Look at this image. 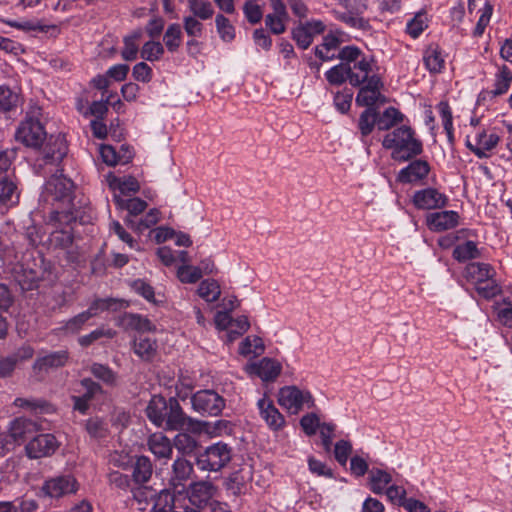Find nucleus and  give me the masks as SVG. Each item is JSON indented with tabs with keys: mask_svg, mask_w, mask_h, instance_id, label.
Segmentation results:
<instances>
[{
	"mask_svg": "<svg viewBox=\"0 0 512 512\" xmlns=\"http://www.w3.org/2000/svg\"><path fill=\"white\" fill-rule=\"evenodd\" d=\"M73 182L60 175L52 176L45 185L43 197L52 205L50 221L59 223L62 220L69 224L76 222L73 212Z\"/></svg>",
	"mask_w": 512,
	"mask_h": 512,
	"instance_id": "1",
	"label": "nucleus"
},
{
	"mask_svg": "<svg viewBox=\"0 0 512 512\" xmlns=\"http://www.w3.org/2000/svg\"><path fill=\"white\" fill-rule=\"evenodd\" d=\"M382 145L391 150V158L399 162L409 161L423 151L422 142L415 137L414 130L406 125L387 133L383 138Z\"/></svg>",
	"mask_w": 512,
	"mask_h": 512,
	"instance_id": "2",
	"label": "nucleus"
},
{
	"mask_svg": "<svg viewBox=\"0 0 512 512\" xmlns=\"http://www.w3.org/2000/svg\"><path fill=\"white\" fill-rule=\"evenodd\" d=\"M337 57L340 60L347 61L349 83L354 87H360L364 83L369 82L371 77H379L373 71V59L366 57L355 46L343 47Z\"/></svg>",
	"mask_w": 512,
	"mask_h": 512,
	"instance_id": "3",
	"label": "nucleus"
},
{
	"mask_svg": "<svg viewBox=\"0 0 512 512\" xmlns=\"http://www.w3.org/2000/svg\"><path fill=\"white\" fill-rule=\"evenodd\" d=\"M40 115L41 108L32 107L18 125L15 138L26 147L40 149L47 140V132L40 120Z\"/></svg>",
	"mask_w": 512,
	"mask_h": 512,
	"instance_id": "4",
	"label": "nucleus"
},
{
	"mask_svg": "<svg viewBox=\"0 0 512 512\" xmlns=\"http://www.w3.org/2000/svg\"><path fill=\"white\" fill-rule=\"evenodd\" d=\"M232 459V448L224 443L217 442L204 449L196 456V465L202 471L218 472Z\"/></svg>",
	"mask_w": 512,
	"mask_h": 512,
	"instance_id": "5",
	"label": "nucleus"
},
{
	"mask_svg": "<svg viewBox=\"0 0 512 512\" xmlns=\"http://www.w3.org/2000/svg\"><path fill=\"white\" fill-rule=\"evenodd\" d=\"M190 402L192 409L202 416H219L225 408V399L211 389L200 390L194 393Z\"/></svg>",
	"mask_w": 512,
	"mask_h": 512,
	"instance_id": "6",
	"label": "nucleus"
},
{
	"mask_svg": "<svg viewBox=\"0 0 512 512\" xmlns=\"http://www.w3.org/2000/svg\"><path fill=\"white\" fill-rule=\"evenodd\" d=\"M168 430H183L187 428L192 431H200L203 422L193 419L185 414L175 398H170L166 419L164 421Z\"/></svg>",
	"mask_w": 512,
	"mask_h": 512,
	"instance_id": "7",
	"label": "nucleus"
},
{
	"mask_svg": "<svg viewBox=\"0 0 512 512\" xmlns=\"http://www.w3.org/2000/svg\"><path fill=\"white\" fill-rule=\"evenodd\" d=\"M278 402L282 407L293 413H298L305 404H307L308 408L314 405L311 393L309 391H302L296 386L281 388L278 394Z\"/></svg>",
	"mask_w": 512,
	"mask_h": 512,
	"instance_id": "8",
	"label": "nucleus"
},
{
	"mask_svg": "<svg viewBox=\"0 0 512 512\" xmlns=\"http://www.w3.org/2000/svg\"><path fill=\"white\" fill-rule=\"evenodd\" d=\"M78 486V482L72 475H59L46 480L42 486V492L50 498H61L76 493Z\"/></svg>",
	"mask_w": 512,
	"mask_h": 512,
	"instance_id": "9",
	"label": "nucleus"
},
{
	"mask_svg": "<svg viewBox=\"0 0 512 512\" xmlns=\"http://www.w3.org/2000/svg\"><path fill=\"white\" fill-rule=\"evenodd\" d=\"M326 30V25L323 21L312 19L304 23H299L292 30V38L297 46L301 49H307L313 42L314 37L323 34Z\"/></svg>",
	"mask_w": 512,
	"mask_h": 512,
	"instance_id": "10",
	"label": "nucleus"
},
{
	"mask_svg": "<svg viewBox=\"0 0 512 512\" xmlns=\"http://www.w3.org/2000/svg\"><path fill=\"white\" fill-rule=\"evenodd\" d=\"M193 474V464L184 457H177L171 467L169 485L173 490L184 494L187 482Z\"/></svg>",
	"mask_w": 512,
	"mask_h": 512,
	"instance_id": "11",
	"label": "nucleus"
},
{
	"mask_svg": "<svg viewBox=\"0 0 512 512\" xmlns=\"http://www.w3.org/2000/svg\"><path fill=\"white\" fill-rule=\"evenodd\" d=\"M216 491L215 486L210 481L192 482L185 488L184 495L186 502L197 508H202L208 504Z\"/></svg>",
	"mask_w": 512,
	"mask_h": 512,
	"instance_id": "12",
	"label": "nucleus"
},
{
	"mask_svg": "<svg viewBox=\"0 0 512 512\" xmlns=\"http://www.w3.org/2000/svg\"><path fill=\"white\" fill-rule=\"evenodd\" d=\"M58 441L52 434H40L35 436L26 445L29 458L38 459L52 455L58 448Z\"/></svg>",
	"mask_w": 512,
	"mask_h": 512,
	"instance_id": "13",
	"label": "nucleus"
},
{
	"mask_svg": "<svg viewBox=\"0 0 512 512\" xmlns=\"http://www.w3.org/2000/svg\"><path fill=\"white\" fill-rule=\"evenodd\" d=\"M412 201L418 209L432 210L443 208L447 204L448 198L437 189L429 187L416 191Z\"/></svg>",
	"mask_w": 512,
	"mask_h": 512,
	"instance_id": "14",
	"label": "nucleus"
},
{
	"mask_svg": "<svg viewBox=\"0 0 512 512\" xmlns=\"http://www.w3.org/2000/svg\"><path fill=\"white\" fill-rule=\"evenodd\" d=\"M281 370V364L268 357L246 366L247 373L259 377L264 382L274 381L281 373Z\"/></svg>",
	"mask_w": 512,
	"mask_h": 512,
	"instance_id": "15",
	"label": "nucleus"
},
{
	"mask_svg": "<svg viewBox=\"0 0 512 512\" xmlns=\"http://www.w3.org/2000/svg\"><path fill=\"white\" fill-rule=\"evenodd\" d=\"M257 407L261 418L273 430L281 429L285 420L279 410L275 407L273 401L266 396L262 397L257 402Z\"/></svg>",
	"mask_w": 512,
	"mask_h": 512,
	"instance_id": "16",
	"label": "nucleus"
},
{
	"mask_svg": "<svg viewBox=\"0 0 512 512\" xmlns=\"http://www.w3.org/2000/svg\"><path fill=\"white\" fill-rule=\"evenodd\" d=\"M182 502H186L183 493L173 490H162L155 498L153 510L154 512H172L182 507Z\"/></svg>",
	"mask_w": 512,
	"mask_h": 512,
	"instance_id": "17",
	"label": "nucleus"
},
{
	"mask_svg": "<svg viewBox=\"0 0 512 512\" xmlns=\"http://www.w3.org/2000/svg\"><path fill=\"white\" fill-rule=\"evenodd\" d=\"M382 86L383 84L380 77H371L369 82L360 86V90L356 96V104L372 108L379 99Z\"/></svg>",
	"mask_w": 512,
	"mask_h": 512,
	"instance_id": "18",
	"label": "nucleus"
},
{
	"mask_svg": "<svg viewBox=\"0 0 512 512\" xmlns=\"http://www.w3.org/2000/svg\"><path fill=\"white\" fill-rule=\"evenodd\" d=\"M430 166L425 160H414L408 166L401 169L397 175V180L401 183H413L427 177Z\"/></svg>",
	"mask_w": 512,
	"mask_h": 512,
	"instance_id": "19",
	"label": "nucleus"
},
{
	"mask_svg": "<svg viewBox=\"0 0 512 512\" xmlns=\"http://www.w3.org/2000/svg\"><path fill=\"white\" fill-rule=\"evenodd\" d=\"M427 225L430 230L441 232L452 229L458 225L459 214L456 211H441L427 216Z\"/></svg>",
	"mask_w": 512,
	"mask_h": 512,
	"instance_id": "20",
	"label": "nucleus"
},
{
	"mask_svg": "<svg viewBox=\"0 0 512 512\" xmlns=\"http://www.w3.org/2000/svg\"><path fill=\"white\" fill-rule=\"evenodd\" d=\"M149 451L157 459L169 460L172 457L173 445L171 440L161 432L151 434L147 439Z\"/></svg>",
	"mask_w": 512,
	"mask_h": 512,
	"instance_id": "21",
	"label": "nucleus"
},
{
	"mask_svg": "<svg viewBox=\"0 0 512 512\" xmlns=\"http://www.w3.org/2000/svg\"><path fill=\"white\" fill-rule=\"evenodd\" d=\"M50 225L54 227V230L50 234V243L55 248L67 249L73 243L72 224H66L63 220L59 223H52L48 221Z\"/></svg>",
	"mask_w": 512,
	"mask_h": 512,
	"instance_id": "22",
	"label": "nucleus"
},
{
	"mask_svg": "<svg viewBox=\"0 0 512 512\" xmlns=\"http://www.w3.org/2000/svg\"><path fill=\"white\" fill-rule=\"evenodd\" d=\"M169 402L160 395H154L146 407V416L157 427H162L166 419Z\"/></svg>",
	"mask_w": 512,
	"mask_h": 512,
	"instance_id": "23",
	"label": "nucleus"
},
{
	"mask_svg": "<svg viewBox=\"0 0 512 512\" xmlns=\"http://www.w3.org/2000/svg\"><path fill=\"white\" fill-rule=\"evenodd\" d=\"M496 274L494 268L488 263L473 262L466 266L465 276L475 287L484 283Z\"/></svg>",
	"mask_w": 512,
	"mask_h": 512,
	"instance_id": "24",
	"label": "nucleus"
},
{
	"mask_svg": "<svg viewBox=\"0 0 512 512\" xmlns=\"http://www.w3.org/2000/svg\"><path fill=\"white\" fill-rule=\"evenodd\" d=\"M120 326L125 330H134L139 333L156 330V326L147 317L136 313H125L120 318Z\"/></svg>",
	"mask_w": 512,
	"mask_h": 512,
	"instance_id": "25",
	"label": "nucleus"
},
{
	"mask_svg": "<svg viewBox=\"0 0 512 512\" xmlns=\"http://www.w3.org/2000/svg\"><path fill=\"white\" fill-rule=\"evenodd\" d=\"M69 359V353L66 350L55 351L45 356L38 357L33 368L39 371L56 369L66 365Z\"/></svg>",
	"mask_w": 512,
	"mask_h": 512,
	"instance_id": "26",
	"label": "nucleus"
},
{
	"mask_svg": "<svg viewBox=\"0 0 512 512\" xmlns=\"http://www.w3.org/2000/svg\"><path fill=\"white\" fill-rule=\"evenodd\" d=\"M423 61L426 69L432 74H438L445 68V59L442 49L436 45H429L423 54Z\"/></svg>",
	"mask_w": 512,
	"mask_h": 512,
	"instance_id": "27",
	"label": "nucleus"
},
{
	"mask_svg": "<svg viewBox=\"0 0 512 512\" xmlns=\"http://www.w3.org/2000/svg\"><path fill=\"white\" fill-rule=\"evenodd\" d=\"M157 341L148 336L139 335L133 340L134 353L144 361H151L157 354Z\"/></svg>",
	"mask_w": 512,
	"mask_h": 512,
	"instance_id": "28",
	"label": "nucleus"
},
{
	"mask_svg": "<svg viewBox=\"0 0 512 512\" xmlns=\"http://www.w3.org/2000/svg\"><path fill=\"white\" fill-rule=\"evenodd\" d=\"M42 153L46 163L60 162L67 153V147L63 138L51 136Z\"/></svg>",
	"mask_w": 512,
	"mask_h": 512,
	"instance_id": "29",
	"label": "nucleus"
},
{
	"mask_svg": "<svg viewBox=\"0 0 512 512\" xmlns=\"http://www.w3.org/2000/svg\"><path fill=\"white\" fill-rule=\"evenodd\" d=\"M37 429L36 423L26 418H16L11 422L9 436L14 442L20 443Z\"/></svg>",
	"mask_w": 512,
	"mask_h": 512,
	"instance_id": "30",
	"label": "nucleus"
},
{
	"mask_svg": "<svg viewBox=\"0 0 512 512\" xmlns=\"http://www.w3.org/2000/svg\"><path fill=\"white\" fill-rule=\"evenodd\" d=\"M475 147L472 152L480 159L487 158L488 152L496 147L499 142V137L495 133L488 134L486 131L479 132L476 135Z\"/></svg>",
	"mask_w": 512,
	"mask_h": 512,
	"instance_id": "31",
	"label": "nucleus"
},
{
	"mask_svg": "<svg viewBox=\"0 0 512 512\" xmlns=\"http://www.w3.org/2000/svg\"><path fill=\"white\" fill-rule=\"evenodd\" d=\"M153 473V465L149 457L141 455L133 463L132 479L138 485L147 483Z\"/></svg>",
	"mask_w": 512,
	"mask_h": 512,
	"instance_id": "32",
	"label": "nucleus"
},
{
	"mask_svg": "<svg viewBox=\"0 0 512 512\" xmlns=\"http://www.w3.org/2000/svg\"><path fill=\"white\" fill-rule=\"evenodd\" d=\"M391 482L392 476L388 471L379 468H373L369 471V487L374 494H384Z\"/></svg>",
	"mask_w": 512,
	"mask_h": 512,
	"instance_id": "33",
	"label": "nucleus"
},
{
	"mask_svg": "<svg viewBox=\"0 0 512 512\" xmlns=\"http://www.w3.org/2000/svg\"><path fill=\"white\" fill-rule=\"evenodd\" d=\"M19 200V191L15 181L8 176L0 177V202L5 205H14Z\"/></svg>",
	"mask_w": 512,
	"mask_h": 512,
	"instance_id": "34",
	"label": "nucleus"
},
{
	"mask_svg": "<svg viewBox=\"0 0 512 512\" xmlns=\"http://www.w3.org/2000/svg\"><path fill=\"white\" fill-rule=\"evenodd\" d=\"M188 15L209 20L214 15V7L209 0H187Z\"/></svg>",
	"mask_w": 512,
	"mask_h": 512,
	"instance_id": "35",
	"label": "nucleus"
},
{
	"mask_svg": "<svg viewBox=\"0 0 512 512\" xmlns=\"http://www.w3.org/2000/svg\"><path fill=\"white\" fill-rule=\"evenodd\" d=\"M114 202L118 208L127 210L131 216L141 214L147 207L146 201L137 197L125 198L121 195H114Z\"/></svg>",
	"mask_w": 512,
	"mask_h": 512,
	"instance_id": "36",
	"label": "nucleus"
},
{
	"mask_svg": "<svg viewBox=\"0 0 512 512\" xmlns=\"http://www.w3.org/2000/svg\"><path fill=\"white\" fill-rule=\"evenodd\" d=\"M124 302L115 298H104V299H95L89 306V308L85 311L88 317L91 319L92 317L97 316L101 312L107 310H117L123 306Z\"/></svg>",
	"mask_w": 512,
	"mask_h": 512,
	"instance_id": "37",
	"label": "nucleus"
},
{
	"mask_svg": "<svg viewBox=\"0 0 512 512\" xmlns=\"http://www.w3.org/2000/svg\"><path fill=\"white\" fill-rule=\"evenodd\" d=\"M173 447L182 455L189 456L198 448V441L188 433H178L172 442Z\"/></svg>",
	"mask_w": 512,
	"mask_h": 512,
	"instance_id": "38",
	"label": "nucleus"
},
{
	"mask_svg": "<svg viewBox=\"0 0 512 512\" xmlns=\"http://www.w3.org/2000/svg\"><path fill=\"white\" fill-rule=\"evenodd\" d=\"M403 114L394 107H388L384 110L382 115L377 113V128L382 131L391 129L397 123L403 121Z\"/></svg>",
	"mask_w": 512,
	"mask_h": 512,
	"instance_id": "39",
	"label": "nucleus"
},
{
	"mask_svg": "<svg viewBox=\"0 0 512 512\" xmlns=\"http://www.w3.org/2000/svg\"><path fill=\"white\" fill-rule=\"evenodd\" d=\"M198 295L208 303L217 301L221 295V288L214 279L203 280L197 289Z\"/></svg>",
	"mask_w": 512,
	"mask_h": 512,
	"instance_id": "40",
	"label": "nucleus"
},
{
	"mask_svg": "<svg viewBox=\"0 0 512 512\" xmlns=\"http://www.w3.org/2000/svg\"><path fill=\"white\" fill-rule=\"evenodd\" d=\"M481 256V252L474 241H466L457 245L453 250V257L459 262L476 259Z\"/></svg>",
	"mask_w": 512,
	"mask_h": 512,
	"instance_id": "41",
	"label": "nucleus"
},
{
	"mask_svg": "<svg viewBox=\"0 0 512 512\" xmlns=\"http://www.w3.org/2000/svg\"><path fill=\"white\" fill-rule=\"evenodd\" d=\"M126 152L127 155L121 158L119 153L110 145H102L100 148L101 158L109 166H114L118 163H128L133 158V151L130 148H126Z\"/></svg>",
	"mask_w": 512,
	"mask_h": 512,
	"instance_id": "42",
	"label": "nucleus"
},
{
	"mask_svg": "<svg viewBox=\"0 0 512 512\" xmlns=\"http://www.w3.org/2000/svg\"><path fill=\"white\" fill-rule=\"evenodd\" d=\"M159 221L160 212L156 208L150 209L139 222H135L129 218L125 220V222L138 233H142L146 229L156 225Z\"/></svg>",
	"mask_w": 512,
	"mask_h": 512,
	"instance_id": "43",
	"label": "nucleus"
},
{
	"mask_svg": "<svg viewBox=\"0 0 512 512\" xmlns=\"http://www.w3.org/2000/svg\"><path fill=\"white\" fill-rule=\"evenodd\" d=\"M215 26L217 33L223 42L230 43L235 39V27L232 25L231 21L223 14L216 15Z\"/></svg>",
	"mask_w": 512,
	"mask_h": 512,
	"instance_id": "44",
	"label": "nucleus"
},
{
	"mask_svg": "<svg viewBox=\"0 0 512 512\" xmlns=\"http://www.w3.org/2000/svg\"><path fill=\"white\" fill-rule=\"evenodd\" d=\"M182 30L178 23L170 24L164 34L163 41L169 52H176L181 45Z\"/></svg>",
	"mask_w": 512,
	"mask_h": 512,
	"instance_id": "45",
	"label": "nucleus"
},
{
	"mask_svg": "<svg viewBox=\"0 0 512 512\" xmlns=\"http://www.w3.org/2000/svg\"><path fill=\"white\" fill-rule=\"evenodd\" d=\"M348 63L346 60H341V63L329 69L325 76L331 85H341L344 82H349Z\"/></svg>",
	"mask_w": 512,
	"mask_h": 512,
	"instance_id": "46",
	"label": "nucleus"
},
{
	"mask_svg": "<svg viewBox=\"0 0 512 512\" xmlns=\"http://www.w3.org/2000/svg\"><path fill=\"white\" fill-rule=\"evenodd\" d=\"M202 19L184 15L182 19L183 29L188 37H202L205 33V26Z\"/></svg>",
	"mask_w": 512,
	"mask_h": 512,
	"instance_id": "47",
	"label": "nucleus"
},
{
	"mask_svg": "<svg viewBox=\"0 0 512 512\" xmlns=\"http://www.w3.org/2000/svg\"><path fill=\"white\" fill-rule=\"evenodd\" d=\"M377 125V111L374 108L365 109L359 117L358 127L362 136L369 135Z\"/></svg>",
	"mask_w": 512,
	"mask_h": 512,
	"instance_id": "48",
	"label": "nucleus"
},
{
	"mask_svg": "<svg viewBox=\"0 0 512 512\" xmlns=\"http://www.w3.org/2000/svg\"><path fill=\"white\" fill-rule=\"evenodd\" d=\"M90 372L94 377L103 381L107 385H114L116 383V373L107 365L93 363L90 366Z\"/></svg>",
	"mask_w": 512,
	"mask_h": 512,
	"instance_id": "49",
	"label": "nucleus"
},
{
	"mask_svg": "<svg viewBox=\"0 0 512 512\" xmlns=\"http://www.w3.org/2000/svg\"><path fill=\"white\" fill-rule=\"evenodd\" d=\"M512 82V73L507 66H502L496 75L494 95H502L506 93Z\"/></svg>",
	"mask_w": 512,
	"mask_h": 512,
	"instance_id": "50",
	"label": "nucleus"
},
{
	"mask_svg": "<svg viewBox=\"0 0 512 512\" xmlns=\"http://www.w3.org/2000/svg\"><path fill=\"white\" fill-rule=\"evenodd\" d=\"M14 405L16 407H20L34 412H50L52 410V407L49 403L39 399L16 398L14 400Z\"/></svg>",
	"mask_w": 512,
	"mask_h": 512,
	"instance_id": "51",
	"label": "nucleus"
},
{
	"mask_svg": "<svg viewBox=\"0 0 512 512\" xmlns=\"http://www.w3.org/2000/svg\"><path fill=\"white\" fill-rule=\"evenodd\" d=\"M19 103V95L9 87L0 86V109L3 111H10L15 108Z\"/></svg>",
	"mask_w": 512,
	"mask_h": 512,
	"instance_id": "52",
	"label": "nucleus"
},
{
	"mask_svg": "<svg viewBox=\"0 0 512 512\" xmlns=\"http://www.w3.org/2000/svg\"><path fill=\"white\" fill-rule=\"evenodd\" d=\"M239 351H240V354L245 355V356L249 355V354L258 356L264 352L263 340L257 336H254L252 339L250 337H247L240 344Z\"/></svg>",
	"mask_w": 512,
	"mask_h": 512,
	"instance_id": "53",
	"label": "nucleus"
},
{
	"mask_svg": "<svg viewBox=\"0 0 512 512\" xmlns=\"http://www.w3.org/2000/svg\"><path fill=\"white\" fill-rule=\"evenodd\" d=\"M140 54L147 61H157L164 54V47L160 42L148 41L143 45Z\"/></svg>",
	"mask_w": 512,
	"mask_h": 512,
	"instance_id": "54",
	"label": "nucleus"
},
{
	"mask_svg": "<svg viewBox=\"0 0 512 512\" xmlns=\"http://www.w3.org/2000/svg\"><path fill=\"white\" fill-rule=\"evenodd\" d=\"M177 276L182 283H196L202 277V271L199 267L191 265H182L178 268Z\"/></svg>",
	"mask_w": 512,
	"mask_h": 512,
	"instance_id": "55",
	"label": "nucleus"
},
{
	"mask_svg": "<svg viewBox=\"0 0 512 512\" xmlns=\"http://www.w3.org/2000/svg\"><path fill=\"white\" fill-rule=\"evenodd\" d=\"M426 28V15L424 13H418L407 23L406 31L411 37L417 38Z\"/></svg>",
	"mask_w": 512,
	"mask_h": 512,
	"instance_id": "56",
	"label": "nucleus"
},
{
	"mask_svg": "<svg viewBox=\"0 0 512 512\" xmlns=\"http://www.w3.org/2000/svg\"><path fill=\"white\" fill-rule=\"evenodd\" d=\"M110 185H116L123 197L127 194L136 193L140 190L138 180L131 176L124 177L123 179L114 178L113 183H110Z\"/></svg>",
	"mask_w": 512,
	"mask_h": 512,
	"instance_id": "57",
	"label": "nucleus"
},
{
	"mask_svg": "<svg viewBox=\"0 0 512 512\" xmlns=\"http://www.w3.org/2000/svg\"><path fill=\"white\" fill-rule=\"evenodd\" d=\"M243 12L250 24H257L263 17L262 7L254 0H248L244 3Z\"/></svg>",
	"mask_w": 512,
	"mask_h": 512,
	"instance_id": "58",
	"label": "nucleus"
},
{
	"mask_svg": "<svg viewBox=\"0 0 512 512\" xmlns=\"http://www.w3.org/2000/svg\"><path fill=\"white\" fill-rule=\"evenodd\" d=\"M86 431L96 439L105 438L108 433L106 424L100 418H90L86 422Z\"/></svg>",
	"mask_w": 512,
	"mask_h": 512,
	"instance_id": "59",
	"label": "nucleus"
},
{
	"mask_svg": "<svg viewBox=\"0 0 512 512\" xmlns=\"http://www.w3.org/2000/svg\"><path fill=\"white\" fill-rule=\"evenodd\" d=\"M475 289L478 294L485 299H491L501 293V287L497 284L494 277H491L484 283L477 285Z\"/></svg>",
	"mask_w": 512,
	"mask_h": 512,
	"instance_id": "60",
	"label": "nucleus"
},
{
	"mask_svg": "<svg viewBox=\"0 0 512 512\" xmlns=\"http://www.w3.org/2000/svg\"><path fill=\"white\" fill-rule=\"evenodd\" d=\"M138 35L127 36L124 38V47L121 51V56L126 61H133L137 58L138 54Z\"/></svg>",
	"mask_w": 512,
	"mask_h": 512,
	"instance_id": "61",
	"label": "nucleus"
},
{
	"mask_svg": "<svg viewBox=\"0 0 512 512\" xmlns=\"http://www.w3.org/2000/svg\"><path fill=\"white\" fill-rule=\"evenodd\" d=\"M250 327V323L246 316H239L232 320L231 329L228 333L229 341H233L244 334Z\"/></svg>",
	"mask_w": 512,
	"mask_h": 512,
	"instance_id": "62",
	"label": "nucleus"
},
{
	"mask_svg": "<svg viewBox=\"0 0 512 512\" xmlns=\"http://www.w3.org/2000/svg\"><path fill=\"white\" fill-rule=\"evenodd\" d=\"M288 20L289 18H282L269 13L265 17V25L273 34L279 35L285 32Z\"/></svg>",
	"mask_w": 512,
	"mask_h": 512,
	"instance_id": "63",
	"label": "nucleus"
},
{
	"mask_svg": "<svg viewBox=\"0 0 512 512\" xmlns=\"http://www.w3.org/2000/svg\"><path fill=\"white\" fill-rule=\"evenodd\" d=\"M352 452V445L349 441L339 440L335 444L334 455L335 459L341 466H345L347 460Z\"/></svg>",
	"mask_w": 512,
	"mask_h": 512,
	"instance_id": "64",
	"label": "nucleus"
}]
</instances>
